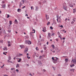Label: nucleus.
<instances>
[{
  "label": "nucleus",
  "instance_id": "nucleus-1",
  "mask_svg": "<svg viewBox=\"0 0 76 76\" xmlns=\"http://www.w3.org/2000/svg\"><path fill=\"white\" fill-rule=\"evenodd\" d=\"M63 8L65 10L67 11V6H66V3H64L63 4Z\"/></svg>",
  "mask_w": 76,
  "mask_h": 76
},
{
  "label": "nucleus",
  "instance_id": "nucleus-2",
  "mask_svg": "<svg viewBox=\"0 0 76 76\" xmlns=\"http://www.w3.org/2000/svg\"><path fill=\"white\" fill-rule=\"evenodd\" d=\"M56 59H54L53 61V63H55V64H56V63H57V60H58V58L57 57H56Z\"/></svg>",
  "mask_w": 76,
  "mask_h": 76
},
{
  "label": "nucleus",
  "instance_id": "nucleus-3",
  "mask_svg": "<svg viewBox=\"0 0 76 76\" xmlns=\"http://www.w3.org/2000/svg\"><path fill=\"white\" fill-rule=\"evenodd\" d=\"M22 4H24V1H23V0L21 1L20 2L19 5L20 7H21Z\"/></svg>",
  "mask_w": 76,
  "mask_h": 76
},
{
  "label": "nucleus",
  "instance_id": "nucleus-4",
  "mask_svg": "<svg viewBox=\"0 0 76 76\" xmlns=\"http://www.w3.org/2000/svg\"><path fill=\"white\" fill-rule=\"evenodd\" d=\"M72 63H75L76 64V59H72L71 61Z\"/></svg>",
  "mask_w": 76,
  "mask_h": 76
},
{
  "label": "nucleus",
  "instance_id": "nucleus-5",
  "mask_svg": "<svg viewBox=\"0 0 76 76\" xmlns=\"http://www.w3.org/2000/svg\"><path fill=\"white\" fill-rule=\"evenodd\" d=\"M57 20L58 22V23H60V22H61V19H60V17L59 18H57Z\"/></svg>",
  "mask_w": 76,
  "mask_h": 76
},
{
  "label": "nucleus",
  "instance_id": "nucleus-6",
  "mask_svg": "<svg viewBox=\"0 0 76 76\" xmlns=\"http://www.w3.org/2000/svg\"><path fill=\"white\" fill-rule=\"evenodd\" d=\"M50 35H51V33H48V38L49 39H50V38H51Z\"/></svg>",
  "mask_w": 76,
  "mask_h": 76
},
{
  "label": "nucleus",
  "instance_id": "nucleus-7",
  "mask_svg": "<svg viewBox=\"0 0 76 76\" xmlns=\"http://www.w3.org/2000/svg\"><path fill=\"white\" fill-rule=\"evenodd\" d=\"M26 42H28V44H29V45H30V44H31V41L29 40L26 41Z\"/></svg>",
  "mask_w": 76,
  "mask_h": 76
},
{
  "label": "nucleus",
  "instance_id": "nucleus-8",
  "mask_svg": "<svg viewBox=\"0 0 76 76\" xmlns=\"http://www.w3.org/2000/svg\"><path fill=\"white\" fill-rule=\"evenodd\" d=\"M11 71H12V72H13V73H14V72H15V69L14 68H11Z\"/></svg>",
  "mask_w": 76,
  "mask_h": 76
},
{
  "label": "nucleus",
  "instance_id": "nucleus-9",
  "mask_svg": "<svg viewBox=\"0 0 76 76\" xmlns=\"http://www.w3.org/2000/svg\"><path fill=\"white\" fill-rule=\"evenodd\" d=\"M28 48H26L25 49V50L24 51V53H26L28 52Z\"/></svg>",
  "mask_w": 76,
  "mask_h": 76
},
{
  "label": "nucleus",
  "instance_id": "nucleus-10",
  "mask_svg": "<svg viewBox=\"0 0 76 76\" xmlns=\"http://www.w3.org/2000/svg\"><path fill=\"white\" fill-rule=\"evenodd\" d=\"M46 20H48L49 19V17L47 15H46Z\"/></svg>",
  "mask_w": 76,
  "mask_h": 76
},
{
  "label": "nucleus",
  "instance_id": "nucleus-11",
  "mask_svg": "<svg viewBox=\"0 0 76 76\" xmlns=\"http://www.w3.org/2000/svg\"><path fill=\"white\" fill-rule=\"evenodd\" d=\"M3 50L4 51H6V50H7V48L6 47H5L3 48Z\"/></svg>",
  "mask_w": 76,
  "mask_h": 76
},
{
  "label": "nucleus",
  "instance_id": "nucleus-12",
  "mask_svg": "<svg viewBox=\"0 0 76 76\" xmlns=\"http://www.w3.org/2000/svg\"><path fill=\"white\" fill-rule=\"evenodd\" d=\"M20 47L21 48V49H22V48H24V46L23 45H20Z\"/></svg>",
  "mask_w": 76,
  "mask_h": 76
},
{
  "label": "nucleus",
  "instance_id": "nucleus-13",
  "mask_svg": "<svg viewBox=\"0 0 76 76\" xmlns=\"http://www.w3.org/2000/svg\"><path fill=\"white\" fill-rule=\"evenodd\" d=\"M15 23H16V24H18V22L17 21V20L16 19L15 21Z\"/></svg>",
  "mask_w": 76,
  "mask_h": 76
},
{
  "label": "nucleus",
  "instance_id": "nucleus-14",
  "mask_svg": "<svg viewBox=\"0 0 76 76\" xmlns=\"http://www.w3.org/2000/svg\"><path fill=\"white\" fill-rule=\"evenodd\" d=\"M16 67L17 69L18 68V67L19 68V64H17L16 65Z\"/></svg>",
  "mask_w": 76,
  "mask_h": 76
},
{
  "label": "nucleus",
  "instance_id": "nucleus-15",
  "mask_svg": "<svg viewBox=\"0 0 76 76\" xmlns=\"http://www.w3.org/2000/svg\"><path fill=\"white\" fill-rule=\"evenodd\" d=\"M5 1H7L6 0H4L2 1V3H3V4H4L5 3Z\"/></svg>",
  "mask_w": 76,
  "mask_h": 76
},
{
  "label": "nucleus",
  "instance_id": "nucleus-16",
  "mask_svg": "<svg viewBox=\"0 0 76 76\" xmlns=\"http://www.w3.org/2000/svg\"><path fill=\"white\" fill-rule=\"evenodd\" d=\"M17 11L18 12H21V9H18Z\"/></svg>",
  "mask_w": 76,
  "mask_h": 76
},
{
  "label": "nucleus",
  "instance_id": "nucleus-17",
  "mask_svg": "<svg viewBox=\"0 0 76 76\" xmlns=\"http://www.w3.org/2000/svg\"><path fill=\"white\" fill-rule=\"evenodd\" d=\"M2 8H5L6 7V4H4L3 6H2Z\"/></svg>",
  "mask_w": 76,
  "mask_h": 76
},
{
  "label": "nucleus",
  "instance_id": "nucleus-18",
  "mask_svg": "<svg viewBox=\"0 0 76 76\" xmlns=\"http://www.w3.org/2000/svg\"><path fill=\"white\" fill-rule=\"evenodd\" d=\"M22 60V59H21V58H20L19 59V60L18 61V63H19V62H20V61H21Z\"/></svg>",
  "mask_w": 76,
  "mask_h": 76
},
{
  "label": "nucleus",
  "instance_id": "nucleus-19",
  "mask_svg": "<svg viewBox=\"0 0 76 76\" xmlns=\"http://www.w3.org/2000/svg\"><path fill=\"white\" fill-rule=\"evenodd\" d=\"M39 58L40 60H42V59L43 58V57L42 56H40L39 57Z\"/></svg>",
  "mask_w": 76,
  "mask_h": 76
},
{
  "label": "nucleus",
  "instance_id": "nucleus-20",
  "mask_svg": "<svg viewBox=\"0 0 76 76\" xmlns=\"http://www.w3.org/2000/svg\"><path fill=\"white\" fill-rule=\"evenodd\" d=\"M38 63H39V64H42L41 63V62L40 61H38Z\"/></svg>",
  "mask_w": 76,
  "mask_h": 76
},
{
  "label": "nucleus",
  "instance_id": "nucleus-21",
  "mask_svg": "<svg viewBox=\"0 0 76 76\" xmlns=\"http://www.w3.org/2000/svg\"><path fill=\"white\" fill-rule=\"evenodd\" d=\"M31 10H33L34 9V8L33 6H31Z\"/></svg>",
  "mask_w": 76,
  "mask_h": 76
},
{
  "label": "nucleus",
  "instance_id": "nucleus-22",
  "mask_svg": "<svg viewBox=\"0 0 76 76\" xmlns=\"http://www.w3.org/2000/svg\"><path fill=\"white\" fill-rule=\"evenodd\" d=\"M42 31H43L44 32H45L47 31L46 30V29H43L42 30Z\"/></svg>",
  "mask_w": 76,
  "mask_h": 76
},
{
  "label": "nucleus",
  "instance_id": "nucleus-23",
  "mask_svg": "<svg viewBox=\"0 0 76 76\" xmlns=\"http://www.w3.org/2000/svg\"><path fill=\"white\" fill-rule=\"evenodd\" d=\"M69 6H70V7H73V5L69 4Z\"/></svg>",
  "mask_w": 76,
  "mask_h": 76
},
{
  "label": "nucleus",
  "instance_id": "nucleus-24",
  "mask_svg": "<svg viewBox=\"0 0 76 76\" xmlns=\"http://www.w3.org/2000/svg\"><path fill=\"white\" fill-rule=\"evenodd\" d=\"M65 61L66 63L67 62V61H68V59L67 58L65 59Z\"/></svg>",
  "mask_w": 76,
  "mask_h": 76
},
{
  "label": "nucleus",
  "instance_id": "nucleus-25",
  "mask_svg": "<svg viewBox=\"0 0 76 76\" xmlns=\"http://www.w3.org/2000/svg\"><path fill=\"white\" fill-rule=\"evenodd\" d=\"M51 46L53 48V49H54V48H55V47H54V45H53Z\"/></svg>",
  "mask_w": 76,
  "mask_h": 76
},
{
  "label": "nucleus",
  "instance_id": "nucleus-26",
  "mask_svg": "<svg viewBox=\"0 0 76 76\" xmlns=\"http://www.w3.org/2000/svg\"><path fill=\"white\" fill-rule=\"evenodd\" d=\"M9 22L10 25H12V21H10Z\"/></svg>",
  "mask_w": 76,
  "mask_h": 76
},
{
  "label": "nucleus",
  "instance_id": "nucleus-27",
  "mask_svg": "<svg viewBox=\"0 0 76 76\" xmlns=\"http://www.w3.org/2000/svg\"><path fill=\"white\" fill-rule=\"evenodd\" d=\"M73 20L74 22H76V18H73Z\"/></svg>",
  "mask_w": 76,
  "mask_h": 76
},
{
  "label": "nucleus",
  "instance_id": "nucleus-28",
  "mask_svg": "<svg viewBox=\"0 0 76 76\" xmlns=\"http://www.w3.org/2000/svg\"><path fill=\"white\" fill-rule=\"evenodd\" d=\"M50 24V22H48V23H47V25L48 26Z\"/></svg>",
  "mask_w": 76,
  "mask_h": 76
},
{
  "label": "nucleus",
  "instance_id": "nucleus-29",
  "mask_svg": "<svg viewBox=\"0 0 76 76\" xmlns=\"http://www.w3.org/2000/svg\"><path fill=\"white\" fill-rule=\"evenodd\" d=\"M36 50L37 51L39 50V49L38 48V47H37L36 48Z\"/></svg>",
  "mask_w": 76,
  "mask_h": 76
},
{
  "label": "nucleus",
  "instance_id": "nucleus-30",
  "mask_svg": "<svg viewBox=\"0 0 76 76\" xmlns=\"http://www.w3.org/2000/svg\"><path fill=\"white\" fill-rule=\"evenodd\" d=\"M74 64H72V65H70L71 67H73V66H74Z\"/></svg>",
  "mask_w": 76,
  "mask_h": 76
},
{
  "label": "nucleus",
  "instance_id": "nucleus-31",
  "mask_svg": "<svg viewBox=\"0 0 76 76\" xmlns=\"http://www.w3.org/2000/svg\"><path fill=\"white\" fill-rule=\"evenodd\" d=\"M55 35V33H53L52 34L51 36H53Z\"/></svg>",
  "mask_w": 76,
  "mask_h": 76
},
{
  "label": "nucleus",
  "instance_id": "nucleus-32",
  "mask_svg": "<svg viewBox=\"0 0 76 76\" xmlns=\"http://www.w3.org/2000/svg\"><path fill=\"white\" fill-rule=\"evenodd\" d=\"M9 59L10 60H11V57H10V56L9 57Z\"/></svg>",
  "mask_w": 76,
  "mask_h": 76
},
{
  "label": "nucleus",
  "instance_id": "nucleus-33",
  "mask_svg": "<svg viewBox=\"0 0 76 76\" xmlns=\"http://www.w3.org/2000/svg\"><path fill=\"white\" fill-rule=\"evenodd\" d=\"M9 17H10V16H9V15L8 14L7 15V18H9Z\"/></svg>",
  "mask_w": 76,
  "mask_h": 76
},
{
  "label": "nucleus",
  "instance_id": "nucleus-34",
  "mask_svg": "<svg viewBox=\"0 0 76 76\" xmlns=\"http://www.w3.org/2000/svg\"><path fill=\"white\" fill-rule=\"evenodd\" d=\"M33 31H34V32H33V33H35V29H33V30H32Z\"/></svg>",
  "mask_w": 76,
  "mask_h": 76
},
{
  "label": "nucleus",
  "instance_id": "nucleus-35",
  "mask_svg": "<svg viewBox=\"0 0 76 76\" xmlns=\"http://www.w3.org/2000/svg\"><path fill=\"white\" fill-rule=\"evenodd\" d=\"M44 50H47V48L46 47H45L43 48Z\"/></svg>",
  "mask_w": 76,
  "mask_h": 76
},
{
  "label": "nucleus",
  "instance_id": "nucleus-36",
  "mask_svg": "<svg viewBox=\"0 0 76 76\" xmlns=\"http://www.w3.org/2000/svg\"><path fill=\"white\" fill-rule=\"evenodd\" d=\"M58 35H60V32H58Z\"/></svg>",
  "mask_w": 76,
  "mask_h": 76
},
{
  "label": "nucleus",
  "instance_id": "nucleus-37",
  "mask_svg": "<svg viewBox=\"0 0 76 76\" xmlns=\"http://www.w3.org/2000/svg\"><path fill=\"white\" fill-rule=\"evenodd\" d=\"M19 56H23V55L22 54H19Z\"/></svg>",
  "mask_w": 76,
  "mask_h": 76
},
{
  "label": "nucleus",
  "instance_id": "nucleus-38",
  "mask_svg": "<svg viewBox=\"0 0 76 76\" xmlns=\"http://www.w3.org/2000/svg\"><path fill=\"white\" fill-rule=\"evenodd\" d=\"M71 23V24H73V23H74V22L72 21Z\"/></svg>",
  "mask_w": 76,
  "mask_h": 76
},
{
  "label": "nucleus",
  "instance_id": "nucleus-39",
  "mask_svg": "<svg viewBox=\"0 0 76 76\" xmlns=\"http://www.w3.org/2000/svg\"><path fill=\"white\" fill-rule=\"evenodd\" d=\"M3 43V41L0 40V43Z\"/></svg>",
  "mask_w": 76,
  "mask_h": 76
},
{
  "label": "nucleus",
  "instance_id": "nucleus-40",
  "mask_svg": "<svg viewBox=\"0 0 76 76\" xmlns=\"http://www.w3.org/2000/svg\"><path fill=\"white\" fill-rule=\"evenodd\" d=\"M8 47H10L11 45L10 44H9L8 45Z\"/></svg>",
  "mask_w": 76,
  "mask_h": 76
},
{
  "label": "nucleus",
  "instance_id": "nucleus-41",
  "mask_svg": "<svg viewBox=\"0 0 76 76\" xmlns=\"http://www.w3.org/2000/svg\"><path fill=\"white\" fill-rule=\"evenodd\" d=\"M59 16H58V15H57V18H58H58H59Z\"/></svg>",
  "mask_w": 76,
  "mask_h": 76
},
{
  "label": "nucleus",
  "instance_id": "nucleus-42",
  "mask_svg": "<svg viewBox=\"0 0 76 76\" xmlns=\"http://www.w3.org/2000/svg\"><path fill=\"white\" fill-rule=\"evenodd\" d=\"M50 28L51 29H53L52 27H51V26L50 27Z\"/></svg>",
  "mask_w": 76,
  "mask_h": 76
},
{
  "label": "nucleus",
  "instance_id": "nucleus-43",
  "mask_svg": "<svg viewBox=\"0 0 76 76\" xmlns=\"http://www.w3.org/2000/svg\"><path fill=\"white\" fill-rule=\"evenodd\" d=\"M36 56H37V57H39V54H37L36 55Z\"/></svg>",
  "mask_w": 76,
  "mask_h": 76
},
{
  "label": "nucleus",
  "instance_id": "nucleus-44",
  "mask_svg": "<svg viewBox=\"0 0 76 76\" xmlns=\"http://www.w3.org/2000/svg\"><path fill=\"white\" fill-rule=\"evenodd\" d=\"M56 41H57V42H58V39H56Z\"/></svg>",
  "mask_w": 76,
  "mask_h": 76
},
{
  "label": "nucleus",
  "instance_id": "nucleus-45",
  "mask_svg": "<svg viewBox=\"0 0 76 76\" xmlns=\"http://www.w3.org/2000/svg\"><path fill=\"white\" fill-rule=\"evenodd\" d=\"M76 8H75V9H73V11H76Z\"/></svg>",
  "mask_w": 76,
  "mask_h": 76
},
{
  "label": "nucleus",
  "instance_id": "nucleus-46",
  "mask_svg": "<svg viewBox=\"0 0 76 76\" xmlns=\"http://www.w3.org/2000/svg\"><path fill=\"white\" fill-rule=\"evenodd\" d=\"M60 27H61V28H63V26L62 25H61V26H60Z\"/></svg>",
  "mask_w": 76,
  "mask_h": 76
},
{
  "label": "nucleus",
  "instance_id": "nucleus-47",
  "mask_svg": "<svg viewBox=\"0 0 76 76\" xmlns=\"http://www.w3.org/2000/svg\"><path fill=\"white\" fill-rule=\"evenodd\" d=\"M43 29H46V28H45V27H44Z\"/></svg>",
  "mask_w": 76,
  "mask_h": 76
},
{
  "label": "nucleus",
  "instance_id": "nucleus-48",
  "mask_svg": "<svg viewBox=\"0 0 76 76\" xmlns=\"http://www.w3.org/2000/svg\"><path fill=\"white\" fill-rule=\"evenodd\" d=\"M8 44H9L10 43V41H8Z\"/></svg>",
  "mask_w": 76,
  "mask_h": 76
},
{
  "label": "nucleus",
  "instance_id": "nucleus-49",
  "mask_svg": "<svg viewBox=\"0 0 76 76\" xmlns=\"http://www.w3.org/2000/svg\"><path fill=\"white\" fill-rule=\"evenodd\" d=\"M3 54H4V55H6V54L5 53H4V52L3 53Z\"/></svg>",
  "mask_w": 76,
  "mask_h": 76
},
{
  "label": "nucleus",
  "instance_id": "nucleus-50",
  "mask_svg": "<svg viewBox=\"0 0 76 76\" xmlns=\"http://www.w3.org/2000/svg\"><path fill=\"white\" fill-rule=\"evenodd\" d=\"M27 58H28V59H29L30 58V57H28V56L27 57Z\"/></svg>",
  "mask_w": 76,
  "mask_h": 76
},
{
  "label": "nucleus",
  "instance_id": "nucleus-51",
  "mask_svg": "<svg viewBox=\"0 0 76 76\" xmlns=\"http://www.w3.org/2000/svg\"><path fill=\"white\" fill-rule=\"evenodd\" d=\"M43 72H45V71H46V70L45 69H44L43 70Z\"/></svg>",
  "mask_w": 76,
  "mask_h": 76
},
{
  "label": "nucleus",
  "instance_id": "nucleus-52",
  "mask_svg": "<svg viewBox=\"0 0 76 76\" xmlns=\"http://www.w3.org/2000/svg\"><path fill=\"white\" fill-rule=\"evenodd\" d=\"M52 60H54V57H53L52 58Z\"/></svg>",
  "mask_w": 76,
  "mask_h": 76
},
{
  "label": "nucleus",
  "instance_id": "nucleus-53",
  "mask_svg": "<svg viewBox=\"0 0 76 76\" xmlns=\"http://www.w3.org/2000/svg\"><path fill=\"white\" fill-rule=\"evenodd\" d=\"M16 72H18L19 71V70H18V69H16Z\"/></svg>",
  "mask_w": 76,
  "mask_h": 76
},
{
  "label": "nucleus",
  "instance_id": "nucleus-54",
  "mask_svg": "<svg viewBox=\"0 0 76 76\" xmlns=\"http://www.w3.org/2000/svg\"><path fill=\"white\" fill-rule=\"evenodd\" d=\"M76 11H74L73 12V13H75V12H76Z\"/></svg>",
  "mask_w": 76,
  "mask_h": 76
},
{
  "label": "nucleus",
  "instance_id": "nucleus-55",
  "mask_svg": "<svg viewBox=\"0 0 76 76\" xmlns=\"http://www.w3.org/2000/svg\"><path fill=\"white\" fill-rule=\"evenodd\" d=\"M55 50L53 51H52V52H53V53H55Z\"/></svg>",
  "mask_w": 76,
  "mask_h": 76
},
{
  "label": "nucleus",
  "instance_id": "nucleus-56",
  "mask_svg": "<svg viewBox=\"0 0 76 76\" xmlns=\"http://www.w3.org/2000/svg\"><path fill=\"white\" fill-rule=\"evenodd\" d=\"M25 6H24L23 7L22 9H24V8H25Z\"/></svg>",
  "mask_w": 76,
  "mask_h": 76
},
{
  "label": "nucleus",
  "instance_id": "nucleus-57",
  "mask_svg": "<svg viewBox=\"0 0 76 76\" xmlns=\"http://www.w3.org/2000/svg\"><path fill=\"white\" fill-rule=\"evenodd\" d=\"M4 76H8V75H4Z\"/></svg>",
  "mask_w": 76,
  "mask_h": 76
},
{
  "label": "nucleus",
  "instance_id": "nucleus-58",
  "mask_svg": "<svg viewBox=\"0 0 76 76\" xmlns=\"http://www.w3.org/2000/svg\"><path fill=\"white\" fill-rule=\"evenodd\" d=\"M70 70L71 71H73V69H70Z\"/></svg>",
  "mask_w": 76,
  "mask_h": 76
},
{
  "label": "nucleus",
  "instance_id": "nucleus-59",
  "mask_svg": "<svg viewBox=\"0 0 76 76\" xmlns=\"http://www.w3.org/2000/svg\"><path fill=\"white\" fill-rule=\"evenodd\" d=\"M8 32H11L10 30H8Z\"/></svg>",
  "mask_w": 76,
  "mask_h": 76
},
{
  "label": "nucleus",
  "instance_id": "nucleus-60",
  "mask_svg": "<svg viewBox=\"0 0 76 76\" xmlns=\"http://www.w3.org/2000/svg\"><path fill=\"white\" fill-rule=\"evenodd\" d=\"M25 16H28V14H26V15H25Z\"/></svg>",
  "mask_w": 76,
  "mask_h": 76
},
{
  "label": "nucleus",
  "instance_id": "nucleus-61",
  "mask_svg": "<svg viewBox=\"0 0 76 76\" xmlns=\"http://www.w3.org/2000/svg\"><path fill=\"white\" fill-rule=\"evenodd\" d=\"M47 45H48V42H47Z\"/></svg>",
  "mask_w": 76,
  "mask_h": 76
},
{
  "label": "nucleus",
  "instance_id": "nucleus-62",
  "mask_svg": "<svg viewBox=\"0 0 76 76\" xmlns=\"http://www.w3.org/2000/svg\"><path fill=\"white\" fill-rule=\"evenodd\" d=\"M29 75H30L31 76H32V74H31V73H30Z\"/></svg>",
  "mask_w": 76,
  "mask_h": 76
},
{
  "label": "nucleus",
  "instance_id": "nucleus-63",
  "mask_svg": "<svg viewBox=\"0 0 76 76\" xmlns=\"http://www.w3.org/2000/svg\"><path fill=\"white\" fill-rule=\"evenodd\" d=\"M67 20V18H66L65 20V21H66V20Z\"/></svg>",
  "mask_w": 76,
  "mask_h": 76
},
{
  "label": "nucleus",
  "instance_id": "nucleus-64",
  "mask_svg": "<svg viewBox=\"0 0 76 76\" xmlns=\"http://www.w3.org/2000/svg\"><path fill=\"white\" fill-rule=\"evenodd\" d=\"M10 62V61H9V60H8V63H9V62Z\"/></svg>",
  "mask_w": 76,
  "mask_h": 76
}]
</instances>
